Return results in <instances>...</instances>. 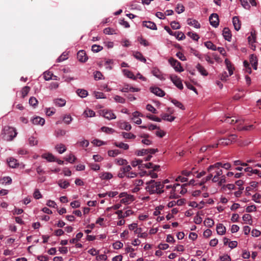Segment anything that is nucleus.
<instances>
[{"mask_svg": "<svg viewBox=\"0 0 261 261\" xmlns=\"http://www.w3.org/2000/svg\"><path fill=\"white\" fill-rule=\"evenodd\" d=\"M147 185L146 190L149 192L150 194L158 193L161 194L164 192L162 189L164 187L163 184L161 182H156L154 180H151L146 183Z\"/></svg>", "mask_w": 261, "mask_h": 261, "instance_id": "nucleus-1", "label": "nucleus"}, {"mask_svg": "<svg viewBox=\"0 0 261 261\" xmlns=\"http://www.w3.org/2000/svg\"><path fill=\"white\" fill-rule=\"evenodd\" d=\"M4 130L5 132L4 139L7 141H12L17 135L16 129L12 127L6 126Z\"/></svg>", "mask_w": 261, "mask_h": 261, "instance_id": "nucleus-2", "label": "nucleus"}, {"mask_svg": "<svg viewBox=\"0 0 261 261\" xmlns=\"http://www.w3.org/2000/svg\"><path fill=\"white\" fill-rule=\"evenodd\" d=\"M168 62L176 71L180 72L184 71V69L181 65V63L177 60L174 59L173 58H170L168 60Z\"/></svg>", "mask_w": 261, "mask_h": 261, "instance_id": "nucleus-3", "label": "nucleus"}, {"mask_svg": "<svg viewBox=\"0 0 261 261\" xmlns=\"http://www.w3.org/2000/svg\"><path fill=\"white\" fill-rule=\"evenodd\" d=\"M209 21L211 25L215 28H217L219 24L218 15L216 13L212 14L209 17Z\"/></svg>", "mask_w": 261, "mask_h": 261, "instance_id": "nucleus-4", "label": "nucleus"}, {"mask_svg": "<svg viewBox=\"0 0 261 261\" xmlns=\"http://www.w3.org/2000/svg\"><path fill=\"white\" fill-rule=\"evenodd\" d=\"M170 79L173 83L180 90H182L184 88L183 85L180 79L176 75H170Z\"/></svg>", "mask_w": 261, "mask_h": 261, "instance_id": "nucleus-5", "label": "nucleus"}, {"mask_svg": "<svg viewBox=\"0 0 261 261\" xmlns=\"http://www.w3.org/2000/svg\"><path fill=\"white\" fill-rule=\"evenodd\" d=\"M219 167H220V168H224L225 169L228 170V169H229L230 168L231 165L228 163H225V164H222L221 162H217V163L214 164V165H210L209 166L208 171H211V169H213L214 168H219Z\"/></svg>", "mask_w": 261, "mask_h": 261, "instance_id": "nucleus-6", "label": "nucleus"}, {"mask_svg": "<svg viewBox=\"0 0 261 261\" xmlns=\"http://www.w3.org/2000/svg\"><path fill=\"white\" fill-rule=\"evenodd\" d=\"M101 113L102 116L108 120L115 119L116 118L115 114L112 110H103Z\"/></svg>", "mask_w": 261, "mask_h": 261, "instance_id": "nucleus-7", "label": "nucleus"}, {"mask_svg": "<svg viewBox=\"0 0 261 261\" xmlns=\"http://www.w3.org/2000/svg\"><path fill=\"white\" fill-rule=\"evenodd\" d=\"M77 58L81 62H85L88 59L85 51L84 50H81L77 52Z\"/></svg>", "mask_w": 261, "mask_h": 261, "instance_id": "nucleus-8", "label": "nucleus"}, {"mask_svg": "<svg viewBox=\"0 0 261 261\" xmlns=\"http://www.w3.org/2000/svg\"><path fill=\"white\" fill-rule=\"evenodd\" d=\"M150 90L152 93L158 96L163 97L165 94V92L159 87H150Z\"/></svg>", "mask_w": 261, "mask_h": 261, "instance_id": "nucleus-9", "label": "nucleus"}, {"mask_svg": "<svg viewBox=\"0 0 261 261\" xmlns=\"http://www.w3.org/2000/svg\"><path fill=\"white\" fill-rule=\"evenodd\" d=\"M232 23L236 31H238L241 29V23L238 16H234L232 18Z\"/></svg>", "mask_w": 261, "mask_h": 261, "instance_id": "nucleus-10", "label": "nucleus"}, {"mask_svg": "<svg viewBox=\"0 0 261 261\" xmlns=\"http://www.w3.org/2000/svg\"><path fill=\"white\" fill-rule=\"evenodd\" d=\"M223 36L225 40L230 41L231 39V34L228 28H224L223 30Z\"/></svg>", "mask_w": 261, "mask_h": 261, "instance_id": "nucleus-11", "label": "nucleus"}, {"mask_svg": "<svg viewBox=\"0 0 261 261\" xmlns=\"http://www.w3.org/2000/svg\"><path fill=\"white\" fill-rule=\"evenodd\" d=\"M118 126L122 129H125L128 131L131 129L132 126L130 124L127 122H119L118 123Z\"/></svg>", "mask_w": 261, "mask_h": 261, "instance_id": "nucleus-12", "label": "nucleus"}, {"mask_svg": "<svg viewBox=\"0 0 261 261\" xmlns=\"http://www.w3.org/2000/svg\"><path fill=\"white\" fill-rule=\"evenodd\" d=\"M196 68L202 75L207 76L208 75V72L206 70L205 68L200 64H197L196 66Z\"/></svg>", "mask_w": 261, "mask_h": 261, "instance_id": "nucleus-13", "label": "nucleus"}, {"mask_svg": "<svg viewBox=\"0 0 261 261\" xmlns=\"http://www.w3.org/2000/svg\"><path fill=\"white\" fill-rule=\"evenodd\" d=\"M152 74L161 80H164L165 79L164 77L163 74L161 73L160 70L156 68H154L152 70Z\"/></svg>", "mask_w": 261, "mask_h": 261, "instance_id": "nucleus-14", "label": "nucleus"}, {"mask_svg": "<svg viewBox=\"0 0 261 261\" xmlns=\"http://www.w3.org/2000/svg\"><path fill=\"white\" fill-rule=\"evenodd\" d=\"M230 140L228 138H222L218 141V143L212 146V147H217L218 145H228L230 144Z\"/></svg>", "mask_w": 261, "mask_h": 261, "instance_id": "nucleus-15", "label": "nucleus"}, {"mask_svg": "<svg viewBox=\"0 0 261 261\" xmlns=\"http://www.w3.org/2000/svg\"><path fill=\"white\" fill-rule=\"evenodd\" d=\"M180 184H175L173 185L174 189H172L171 192V195L170 196V199H176L179 197V196L176 194L177 188L179 187Z\"/></svg>", "mask_w": 261, "mask_h": 261, "instance_id": "nucleus-16", "label": "nucleus"}, {"mask_svg": "<svg viewBox=\"0 0 261 261\" xmlns=\"http://www.w3.org/2000/svg\"><path fill=\"white\" fill-rule=\"evenodd\" d=\"M216 230L218 234L223 235L225 233L226 228L222 224L219 223L217 225Z\"/></svg>", "mask_w": 261, "mask_h": 261, "instance_id": "nucleus-17", "label": "nucleus"}, {"mask_svg": "<svg viewBox=\"0 0 261 261\" xmlns=\"http://www.w3.org/2000/svg\"><path fill=\"white\" fill-rule=\"evenodd\" d=\"M32 123L35 125H43L45 123L44 119L39 116L35 117L32 120Z\"/></svg>", "mask_w": 261, "mask_h": 261, "instance_id": "nucleus-18", "label": "nucleus"}, {"mask_svg": "<svg viewBox=\"0 0 261 261\" xmlns=\"http://www.w3.org/2000/svg\"><path fill=\"white\" fill-rule=\"evenodd\" d=\"M143 25L144 27H146L147 28H149L151 30H157L156 25V24L152 22V21H144L143 22Z\"/></svg>", "mask_w": 261, "mask_h": 261, "instance_id": "nucleus-19", "label": "nucleus"}, {"mask_svg": "<svg viewBox=\"0 0 261 261\" xmlns=\"http://www.w3.org/2000/svg\"><path fill=\"white\" fill-rule=\"evenodd\" d=\"M7 162L8 165L11 168H16L18 165V163L17 160L14 159L13 158H9V159H8Z\"/></svg>", "mask_w": 261, "mask_h": 261, "instance_id": "nucleus-20", "label": "nucleus"}, {"mask_svg": "<svg viewBox=\"0 0 261 261\" xmlns=\"http://www.w3.org/2000/svg\"><path fill=\"white\" fill-rule=\"evenodd\" d=\"M187 22L189 25L193 26L195 28L198 29V28H200V23L198 22V21H197L195 19H192L191 18H189L187 20Z\"/></svg>", "mask_w": 261, "mask_h": 261, "instance_id": "nucleus-21", "label": "nucleus"}, {"mask_svg": "<svg viewBox=\"0 0 261 261\" xmlns=\"http://www.w3.org/2000/svg\"><path fill=\"white\" fill-rule=\"evenodd\" d=\"M134 57L137 60L141 62L145 63L146 62V59L143 57V55L139 51H134L133 53Z\"/></svg>", "mask_w": 261, "mask_h": 261, "instance_id": "nucleus-22", "label": "nucleus"}, {"mask_svg": "<svg viewBox=\"0 0 261 261\" xmlns=\"http://www.w3.org/2000/svg\"><path fill=\"white\" fill-rule=\"evenodd\" d=\"M42 156L43 158L45 159L49 162L56 161L55 157L51 153H45V154H43Z\"/></svg>", "mask_w": 261, "mask_h": 261, "instance_id": "nucleus-23", "label": "nucleus"}, {"mask_svg": "<svg viewBox=\"0 0 261 261\" xmlns=\"http://www.w3.org/2000/svg\"><path fill=\"white\" fill-rule=\"evenodd\" d=\"M76 92L79 96L82 98L86 97L88 94V91L85 89H79Z\"/></svg>", "mask_w": 261, "mask_h": 261, "instance_id": "nucleus-24", "label": "nucleus"}, {"mask_svg": "<svg viewBox=\"0 0 261 261\" xmlns=\"http://www.w3.org/2000/svg\"><path fill=\"white\" fill-rule=\"evenodd\" d=\"M54 103L59 107H63L66 104V100L62 98H57L54 100Z\"/></svg>", "mask_w": 261, "mask_h": 261, "instance_id": "nucleus-25", "label": "nucleus"}, {"mask_svg": "<svg viewBox=\"0 0 261 261\" xmlns=\"http://www.w3.org/2000/svg\"><path fill=\"white\" fill-rule=\"evenodd\" d=\"M248 42L249 43H253L256 41V32L255 31L251 32V35L248 37Z\"/></svg>", "mask_w": 261, "mask_h": 261, "instance_id": "nucleus-26", "label": "nucleus"}, {"mask_svg": "<svg viewBox=\"0 0 261 261\" xmlns=\"http://www.w3.org/2000/svg\"><path fill=\"white\" fill-rule=\"evenodd\" d=\"M55 148L59 153H62L66 150L65 146L63 144L57 145Z\"/></svg>", "mask_w": 261, "mask_h": 261, "instance_id": "nucleus-27", "label": "nucleus"}, {"mask_svg": "<svg viewBox=\"0 0 261 261\" xmlns=\"http://www.w3.org/2000/svg\"><path fill=\"white\" fill-rule=\"evenodd\" d=\"M123 71L124 75L126 76L127 77L133 79L134 80H136V77L134 75V74L132 71L127 69H124Z\"/></svg>", "mask_w": 261, "mask_h": 261, "instance_id": "nucleus-28", "label": "nucleus"}, {"mask_svg": "<svg viewBox=\"0 0 261 261\" xmlns=\"http://www.w3.org/2000/svg\"><path fill=\"white\" fill-rule=\"evenodd\" d=\"M204 223L206 227H212L214 225L215 223L213 219L210 218H207L205 219Z\"/></svg>", "mask_w": 261, "mask_h": 261, "instance_id": "nucleus-29", "label": "nucleus"}, {"mask_svg": "<svg viewBox=\"0 0 261 261\" xmlns=\"http://www.w3.org/2000/svg\"><path fill=\"white\" fill-rule=\"evenodd\" d=\"M59 186L62 189H66L69 186L68 181L65 180H60L58 181Z\"/></svg>", "mask_w": 261, "mask_h": 261, "instance_id": "nucleus-30", "label": "nucleus"}, {"mask_svg": "<svg viewBox=\"0 0 261 261\" xmlns=\"http://www.w3.org/2000/svg\"><path fill=\"white\" fill-rule=\"evenodd\" d=\"M101 130L108 134H111L115 132V130L113 128L107 126H102L101 127Z\"/></svg>", "mask_w": 261, "mask_h": 261, "instance_id": "nucleus-31", "label": "nucleus"}, {"mask_svg": "<svg viewBox=\"0 0 261 261\" xmlns=\"http://www.w3.org/2000/svg\"><path fill=\"white\" fill-rule=\"evenodd\" d=\"M100 177L102 179L108 180L112 178L113 177V175L111 173L103 172L101 174Z\"/></svg>", "mask_w": 261, "mask_h": 261, "instance_id": "nucleus-32", "label": "nucleus"}, {"mask_svg": "<svg viewBox=\"0 0 261 261\" xmlns=\"http://www.w3.org/2000/svg\"><path fill=\"white\" fill-rule=\"evenodd\" d=\"M162 119L164 120H167L169 122H172L175 119V117L170 116L167 114H164L161 115Z\"/></svg>", "mask_w": 261, "mask_h": 261, "instance_id": "nucleus-33", "label": "nucleus"}, {"mask_svg": "<svg viewBox=\"0 0 261 261\" xmlns=\"http://www.w3.org/2000/svg\"><path fill=\"white\" fill-rule=\"evenodd\" d=\"M173 36H175L179 40H183L186 38L185 34L181 32H175Z\"/></svg>", "mask_w": 261, "mask_h": 261, "instance_id": "nucleus-34", "label": "nucleus"}, {"mask_svg": "<svg viewBox=\"0 0 261 261\" xmlns=\"http://www.w3.org/2000/svg\"><path fill=\"white\" fill-rule=\"evenodd\" d=\"M114 145L116 147L120 148H122L124 150H127L129 148V145L127 144H125V143H124L122 142H120V143L115 142L114 143Z\"/></svg>", "mask_w": 261, "mask_h": 261, "instance_id": "nucleus-35", "label": "nucleus"}, {"mask_svg": "<svg viewBox=\"0 0 261 261\" xmlns=\"http://www.w3.org/2000/svg\"><path fill=\"white\" fill-rule=\"evenodd\" d=\"M205 46L208 49L217 50V47L211 41H206L204 43Z\"/></svg>", "mask_w": 261, "mask_h": 261, "instance_id": "nucleus-36", "label": "nucleus"}, {"mask_svg": "<svg viewBox=\"0 0 261 261\" xmlns=\"http://www.w3.org/2000/svg\"><path fill=\"white\" fill-rule=\"evenodd\" d=\"M53 76V74L49 71H45L43 73V77L45 81H49L52 79Z\"/></svg>", "mask_w": 261, "mask_h": 261, "instance_id": "nucleus-37", "label": "nucleus"}, {"mask_svg": "<svg viewBox=\"0 0 261 261\" xmlns=\"http://www.w3.org/2000/svg\"><path fill=\"white\" fill-rule=\"evenodd\" d=\"M223 173L222 170H219L216 172V174H215L212 178V181L213 182H217L219 181V176H221Z\"/></svg>", "mask_w": 261, "mask_h": 261, "instance_id": "nucleus-38", "label": "nucleus"}, {"mask_svg": "<svg viewBox=\"0 0 261 261\" xmlns=\"http://www.w3.org/2000/svg\"><path fill=\"white\" fill-rule=\"evenodd\" d=\"M187 35L191 38L193 40L195 41H198L199 38L198 35L194 32H189L187 33Z\"/></svg>", "mask_w": 261, "mask_h": 261, "instance_id": "nucleus-39", "label": "nucleus"}, {"mask_svg": "<svg viewBox=\"0 0 261 261\" xmlns=\"http://www.w3.org/2000/svg\"><path fill=\"white\" fill-rule=\"evenodd\" d=\"M77 145H79L80 146L82 147H87L89 144V141L87 140H83L82 141H77Z\"/></svg>", "mask_w": 261, "mask_h": 261, "instance_id": "nucleus-40", "label": "nucleus"}, {"mask_svg": "<svg viewBox=\"0 0 261 261\" xmlns=\"http://www.w3.org/2000/svg\"><path fill=\"white\" fill-rule=\"evenodd\" d=\"M254 126L253 125H249L248 126H245L244 127H240L238 126L237 129L238 130H250L251 129H254Z\"/></svg>", "mask_w": 261, "mask_h": 261, "instance_id": "nucleus-41", "label": "nucleus"}, {"mask_svg": "<svg viewBox=\"0 0 261 261\" xmlns=\"http://www.w3.org/2000/svg\"><path fill=\"white\" fill-rule=\"evenodd\" d=\"M122 136L125 139H135L136 136L130 133L122 132Z\"/></svg>", "mask_w": 261, "mask_h": 261, "instance_id": "nucleus-42", "label": "nucleus"}, {"mask_svg": "<svg viewBox=\"0 0 261 261\" xmlns=\"http://www.w3.org/2000/svg\"><path fill=\"white\" fill-rule=\"evenodd\" d=\"M171 102L177 107L181 109V110H185V107L179 101L176 99H172Z\"/></svg>", "mask_w": 261, "mask_h": 261, "instance_id": "nucleus-43", "label": "nucleus"}, {"mask_svg": "<svg viewBox=\"0 0 261 261\" xmlns=\"http://www.w3.org/2000/svg\"><path fill=\"white\" fill-rule=\"evenodd\" d=\"M103 33L105 34H116L117 33L116 32L115 30L113 29H111L110 28H107L103 30Z\"/></svg>", "mask_w": 261, "mask_h": 261, "instance_id": "nucleus-44", "label": "nucleus"}, {"mask_svg": "<svg viewBox=\"0 0 261 261\" xmlns=\"http://www.w3.org/2000/svg\"><path fill=\"white\" fill-rule=\"evenodd\" d=\"M29 143L31 146L36 145L38 144V140L34 137H31L29 138Z\"/></svg>", "mask_w": 261, "mask_h": 261, "instance_id": "nucleus-45", "label": "nucleus"}, {"mask_svg": "<svg viewBox=\"0 0 261 261\" xmlns=\"http://www.w3.org/2000/svg\"><path fill=\"white\" fill-rule=\"evenodd\" d=\"M208 169H209V167L207 168V172L209 173L208 175L206 177H205V181H208L211 179L212 180V178L213 177V171L215 169V168H214L213 169H211V171H208Z\"/></svg>", "mask_w": 261, "mask_h": 261, "instance_id": "nucleus-46", "label": "nucleus"}, {"mask_svg": "<svg viewBox=\"0 0 261 261\" xmlns=\"http://www.w3.org/2000/svg\"><path fill=\"white\" fill-rule=\"evenodd\" d=\"M102 49L103 47L99 45L94 44L92 46V50L94 53H98Z\"/></svg>", "mask_w": 261, "mask_h": 261, "instance_id": "nucleus-47", "label": "nucleus"}, {"mask_svg": "<svg viewBox=\"0 0 261 261\" xmlns=\"http://www.w3.org/2000/svg\"><path fill=\"white\" fill-rule=\"evenodd\" d=\"M30 90V88L29 86L24 87L21 90L22 97H24L27 96Z\"/></svg>", "mask_w": 261, "mask_h": 261, "instance_id": "nucleus-48", "label": "nucleus"}, {"mask_svg": "<svg viewBox=\"0 0 261 261\" xmlns=\"http://www.w3.org/2000/svg\"><path fill=\"white\" fill-rule=\"evenodd\" d=\"M66 161L67 162L73 163L76 160V157L72 154H70L66 159Z\"/></svg>", "mask_w": 261, "mask_h": 261, "instance_id": "nucleus-49", "label": "nucleus"}, {"mask_svg": "<svg viewBox=\"0 0 261 261\" xmlns=\"http://www.w3.org/2000/svg\"><path fill=\"white\" fill-rule=\"evenodd\" d=\"M178 14H180L185 11V7L181 4H177L175 9Z\"/></svg>", "mask_w": 261, "mask_h": 261, "instance_id": "nucleus-50", "label": "nucleus"}, {"mask_svg": "<svg viewBox=\"0 0 261 261\" xmlns=\"http://www.w3.org/2000/svg\"><path fill=\"white\" fill-rule=\"evenodd\" d=\"M116 163L120 166L126 165L128 164V162L125 159H118L116 160Z\"/></svg>", "mask_w": 261, "mask_h": 261, "instance_id": "nucleus-51", "label": "nucleus"}, {"mask_svg": "<svg viewBox=\"0 0 261 261\" xmlns=\"http://www.w3.org/2000/svg\"><path fill=\"white\" fill-rule=\"evenodd\" d=\"M72 117H71L70 115H65L63 118V120L64 121V122L67 124H69L72 121Z\"/></svg>", "mask_w": 261, "mask_h": 261, "instance_id": "nucleus-52", "label": "nucleus"}, {"mask_svg": "<svg viewBox=\"0 0 261 261\" xmlns=\"http://www.w3.org/2000/svg\"><path fill=\"white\" fill-rule=\"evenodd\" d=\"M242 6L246 9H249L250 6L248 3V0H240Z\"/></svg>", "mask_w": 261, "mask_h": 261, "instance_id": "nucleus-53", "label": "nucleus"}, {"mask_svg": "<svg viewBox=\"0 0 261 261\" xmlns=\"http://www.w3.org/2000/svg\"><path fill=\"white\" fill-rule=\"evenodd\" d=\"M120 153V151L118 149L114 150H109L108 151V155L110 156L114 157Z\"/></svg>", "mask_w": 261, "mask_h": 261, "instance_id": "nucleus-54", "label": "nucleus"}, {"mask_svg": "<svg viewBox=\"0 0 261 261\" xmlns=\"http://www.w3.org/2000/svg\"><path fill=\"white\" fill-rule=\"evenodd\" d=\"M224 121L226 122V123H229L230 124H233L234 123L239 122V120L237 119H231V117H228L225 118Z\"/></svg>", "mask_w": 261, "mask_h": 261, "instance_id": "nucleus-55", "label": "nucleus"}, {"mask_svg": "<svg viewBox=\"0 0 261 261\" xmlns=\"http://www.w3.org/2000/svg\"><path fill=\"white\" fill-rule=\"evenodd\" d=\"M123 243L120 241H117L113 244V246L115 249H119L123 247Z\"/></svg>", "mask_w": 261, "mask_h": 261, "instance_id": "nucleus-56", "label": "nucleus"}, {"mask_svg": "<svg viewBox=\"0 0 261 261\" xmlns=\"http://www.w3.org/2000/svg\"><path fill=\"white\" fill-rule=\"evenodd\" d=\"M170 25L171 28L174 30L179 29L180 28L179 23L175 21H172Z\"/></svg>", "mask_w": 261, "mask_h": 261, "instance_id": "nucleus-57", "label": "nucleus"}, {"mask_svg": "<svg viewBox=\"0 0 261 261\" xmlns=\"http://www.w3.org/2000/svg\"><path fill=\"white\" fill-rule=\"evenodd\" d=\"M120 171H123V173L127 174L128 172L130 171L132 169V167L130 165H127L125 167H121L120 169Z\"/></svg>", "mask_w": 261, "mask_h": 261, "instance_id": "nucleus-58", "label": "nucleus"}, {"mask_svg": "<svg viewBox=\"0 0 261 261\" xmlns=\"http://www.w3.org/2000/svg\"><path fill=\"white\" fill-rule=\"evenodd\" d=\"M146 109L153 114L157 113V110L151 105L148 104L146 106Z\"/></svg>", "mask_w": 261, "mask_h": 261, "instance_id": "nucleus-59", "label": "nucleus"}, {"mask_svg": "<svg viewBox=\"0 0 261 261\" xmlns=\"http://www.w3.org/2000/svg\"><path fill=\"white\" fill-rule=\"evenodd\" d=\"M114 99L116 102L121 103H124L125 102V99L118 95H116L114 97Z\"/></svg>", "mask_w": 261, "mask_h": 261, "instance_id": "nucleus-60", "label": "nucleus"}, {"mask_svg": "<svg viewBox=\"0 0 261 261\" xmlns=\"http://www.w3.org/2000/svg\"><path fill=\"white\" fill-rule=\"evenodd\" d=\"M89 167H90V168L92 170H94V171H97V170H99V169H100L99 165L97 164L90 163V164H89Z\"/></svg>", "mask_w": 261, "mask_h": 261, "instance_id": "nucleus-61", "label": "nucleus"}, {"mask_svg": "<svg viewBox=\"0 0 261 261\" xmlns=\"http://www.w3.org/2000/svg\"><path fill=\"white\" fill-rule=\"evenodd\" d=\"M102 76L103 75L100 71H97L95 72H94V77L95 80H101Z\"/></svg>", "mask_w": 261, "mask_h": 261, "instance_id": "nucleus-62", "label": "nucleus"}, {"mask_svg": "<svg viewBox=\"0 0 261 261\" xmlns=\"http://www.w3.org/2000/svg\"><path fill=\"white\" fill-rule=\"evenodd\" d=\"M29 103L33 106H36L38 103V100L34 97H31L29 99Z\"/></svg>", "mask_w": 261, "mask_h": 261, "instance_id": "nucleus-63", "label": "nucleus"}, {"mask_svg": "<svg viewBox=\"0 0 261 261\" xmlns=\"http://www.w3.org/2000/svg\"><path fill=\"white\" fill-rule=\"evenodd\" d=\"M261 198V195L256 193L252 196V200L256 203H260L259 199Z\"/></svg>", "mask_w": 261, "mask_h": 261, "instance_id": "nucleus-64", "label": "nucleus"}]
</instances>
